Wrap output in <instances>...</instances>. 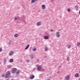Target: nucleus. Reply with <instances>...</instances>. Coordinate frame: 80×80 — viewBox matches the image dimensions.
I'll list each match as a JSON object with an SVG mask.
<instances>
[{
  "mask_svg": "<svg viewBox=\"0 0 80 80\" xmlns=\"http://www.w3.org/2000/svg\"><path fill=\"white\" fill-rule=\"evenodd\" d=\"M10 72L9 71L7 72L5 75L6 77H8L10 76Z\"/></svg>",
  "mask_w": 80,
  "mask_h": 80,
  "instance_id": "nucleus-1",
  "label": "nucleus"
},
{
  "mask_svg": "<svg viewBox=\"0 0 80 80\" xmlns=\"http://www.w3.org/2000/svg\"><path fill=\"white\" fill-rule=\"evenodd\" d=\"M9 56H12L13 55V51H10L9 52Z\"/></svg>",
  "mask_w": 80,
  "mask_h": 80,
  "instance_id": "nucleus-2",
  "label": "nucleus"
},
{
  "mask_svg": "<svg viewBox=\"0 0 80 80\" xmlns=\"http://www.w3.org/2000/svg\"><path fill=\"white\" fill-rule=\"evenodd\" d=\"M56 35L58 38H59V37H60V33H59V32H56Z\"/></svg>",
  "mask_w": 80,
  "mask_h": 80,
  "instance_id": "nucleus-3",
  "label": "nucleus"
},
{
  "mask_svg": "<svg viewBox=\"0 0 80 80\" xmlns=\"http://www.w3.org/2000/svg\"><path fill=\"white\" fill-rule=\"evenodd\" d=\"M35 78V76H34V75H31L29 77V78L30 79H31V80H32L33 79V78Z\"/></svg>",
  "mask_w": 80,
  "mask_h": 80,
  "instance_id": "nucleus-4",
  "label": "nucleus"
},
{
  "mask_svg": "<svg viewBox=\"0 0 80 80\" xmlns=\"http://www.w3.org/2000/svg\"><path fill=\"white\" fill-rule=\"evenodd\" d=\"M69 78H70V77L68 76H67L65 78V80H69Z\"/></svg>",
  "mask_w": 80,
  "mask_h": 80,
  "instance_id": "nucleus-5",
  "label": "nucleus"
},
{
  "mask_svg": "<svg viewBox=\"0 0 80 80\" xmlns=\"http://www.w3.org/2000/svg\"><path fill=\"white\" fill-rule=\"evenodd\" d=\"M17 71V69L16 68H14L12 70V72L13 73H16Z\"/></svg>",
  "mask_w": 80,
  "mask_h": 80,
  "instance_id": "nucleus-6",
  "label": "nucleus"
},
{
  "mask_svg": "<svg viewBox=\"0 0 80 80\" xmlns=\"http://www.w3.org/2000/svg\"><path fill=\"white\" fill-rule=\"evenodd\" d=\"M41 68L42 66H39L37 68L38 70H41Z\"/></svg>",
  "mask_w": 80,
  "mask_h": 80,
  "instance_id": "nucleus-7",
  "label": "nucleus"
},
{
  "mask_svg": "<svg viewBox=\"0 0 80 80\" xmlns=\"http://www.w3.org/2000/svg\"><path fill=\"white\" fill-rule=\"evenodd\" d=\"M75 8L76 9V11H78V6L76 5L75 7Z\"/></svg>",
  "mask_w": 80,
  "mask_h": 80,
  "instance_id": "nucleus-8",
  "label": "nucleus"
},
{
  "mask_svg": "<svg viewBox=\"0 0 80 80\" xmlns=\"http://www.w3.org/2000/svg\"><path fill=\"white\" fill-rule=\"evenodd\" d=\"M38 0H32L31 1V2L32 3H35V2L37 1H38Z\"/></svg>",
  "mask_w": 80,
  "mask_h": 80,
  "instance_id": "nucleus-9",
  "label": "nucleus"
},
{
  "mask_svg": "<svg viewBox=\"0 0 80 80\" xmlns=\"http://www.w3.org/2000/svg\"><path fill=\"white\" fill-rule=\"evenodd\" d=\"M75 77H79V74L77 73L74 75Z\"/></svg>",
  "mask_w": 80,
  "mask_h": 80,
  "instance_id": "nucleus-10",
  "label": "nucleus"
},
{
  "mask_svg": "<svg viewBox=\"0 0 80 80\" xmlns=\"http://www.w3.org/2000/svg\"><path fill=\"white\" fill-rule=\"evenodd\" d=\"M37 26H39V25H41V22H38L36 24Z\"/></svg>",
  "mask_w": 80,
  "mask_h": 80,
  "instance_id": "nucleus-11",
  "label": "nucleus"
},
{
  "mask_svg": "<svg viewBox=\"0 0 80 80\" xmlns=\"http://www.w3.org/2000/svg\"><path fill=\"white\" fill-rule=\"evenodd\" d=\"M42 9H45V6L44 4L42 5Z\"/></svg>",
  "mask_w": 80,
  "mask_h": 80,
  "instance_id": "nucleus-12",
  "label": "nucleus"
},
{
  "mask_svg": "<svg viewBox=\"0 0 80 80\" xmlns=\"http://www.w3.org/2000/svg\"><path fill=\"white\" fill-rule=\"evenodd\" d=\"M49 37L48 36H44V38H45L46 40H47L48 39Z\"/></svg>",
  "mask_w": 80,
  "mask_h": 80,
  "instance_id": "nucleus-13",
  "label": "nucleus"
},
{
  "mask_svg": "<svg viewBox=\"0 0 80 80\" xmlns=\"http://www.w3.org/2000/svg\"><path fill=\"white\" fill-rule=\"evenodd\" d=\"M29 45H28L26 47V48L25 49V50H27V49H28V48H29Z\"/></svg>",
  "mask_w": 80,
  "mask_h": 80,
  "instance_id": "nucleus-14",
  "label": "nucleus"
},
{
  "mask_svg": "<svg viewBox=\"0 0 80 80\" xmlns=\"http://www.w3.org/2000/svg\"><path fill=\"white\" fill-rule=\"evenodd\" d=\"M18 34H16L14 35V37H18Z\"/></svg>",
  "mask_w": 80,
  "mask_h": 80,
  "instance_id": "nucleus-15",
  "label": "nucleus"
},
{
  "mask_svg": "<svg viewBox=\"0 0 80 80\" xmlns=\"http://www.w3.org/2000/svg\"><path fill=\"white\" fill-rule=\"evenodd\" d=\"M13 62V60L12 59H11L9 60V62Z\"/></svg>",
  "mask_w": 80,
  "mask_h": 80,
  "instance_id": "nucleus-16",
  "label": "nucleus"
},
{
  "mask_svg": "<svg viewBox=\"0 0 80 80\" xmlns=\"http://www.w3.org/2000/svg\"><path fill=\"white\" fill-rule=\"evenodd\" d=\"M77 46L78 47H80V43H78L77 44Z\"/></svg>",
  "mask_w": 80,
  "mask_h": 80,
  "instance_id": "nucleus-17",
  "label": "nucleus"
},
{
  "mask_svg": "<svg viewBox=\"0 0 80 80\" xmlns=\"http://www.w3.org/2000/svg\"><path fill=\"white\" fill-rule=\"evenodd\" d=\"M15 19V20H18V18H17V17H16L14 18Z\"/></svg>",
  "mask_w": 80,
  "mask_h": 80,
  "instance_id": "nucleus-18",
  "label": "nucleus"
},
{
  "mask_svg": "<svg viewBox=\"0 0 80 80\" xmlns=\"http://www.w3.org/2000/svg\"><path fill=\"white\" fill-rule=\"evenodd\" d=\"M67 47H68V48H70V45H68L67 46Z\"/></svg>",
  "mask_w": 80,
  "mask_h": 80,
  "instance_id": "nucleus-19",
  "label": "nucleus"
},
{
  "mask_svg": "<svg viewBox=\"0 0 80 80\" xmlns=\"http://www.w3.org/2000/svg\"><path fill=\"white\" fill-rule=\"evenodd\" d=\"M19 73V71H18L17 72H16V74L17 75H18Z\"/></svg>",
  "mask_w": 80,
  "mask_h": 80,
  "instance_id": "nucleus-20",
  "label": "nucleus"
},
{
  "mask_svg": "<svg viewBox=\"0 0 80 80\" xmlns=\"http://www.w3.org/2000/svg\"><path fill=\"white\" fill-rule=\"evenodd\" d=\"M36 50H37V49H36V48H35L34 49H33V51H36Z\"/></svg>",
  "mask_w": 80,
  "mask_h": 80,
  "instance_id": "nucleus-21",
  "label": "nucleus"
},
{
  "mask_svg": "<svg viewBox=\"0 0 80 80\" xmlns=\"http://www.w3.org/2000/svg\"><path fill=\"white\" fill-rule=\"evenodd\" d=\"M68 12H70V9H68Z\"/></svg>",
  "mask_w": 80,
  "mask_h": 80,
  "instance_id": "nucleus-22",
  "label": "nucleus"
},
{
  "mask_svg": "<svg viewBox=\"0 0 80 80\" xmlns=\"http://www.w3.org/2000/svg\"><path fill=\"white\" fill-rule=\"evenodd\" d=\"M47 50H48V49L47 48H46L45 49V52H46V51H47Z\"/></svg>",
  "mask_w": 80,
  "mask_h": 80,
  "instance_id": "nucleus-23",
  "label": "nucleus"
},
{
  "mask_svg": "<svg viewBox=\"0 0 80 80\" xmlns=\"http://www.w3.org/2000/svg\"><path fill=\"white\" fill-rule=\"evenodd\" d=\"M67 60H68V61H69V57H68Z\"/></svg>",
  "mask_w": 80,
  "mask_h": 80,
  "instance_id": "nucleus-24",
  "label": "nucleus"
},
{
  "mask_svg": "<svg viewBox=\"0 0 80 80\" xmlns=\"http://www.w3.org/2000/svg\"><path fill=\"white\" fill-rule=\"evenodd\" d=\"M4 76H5V75H4V74H2V77H4Z\"/></svg>",
  "mask_w": 80,
  "mask_h": 80,
  "instance_id": "nucleus-25",
  "label": "nucleus"
},
{
  "mask_svg": "<svg viewBox=\"0 0 80 80\" xmlns=\"http://www.w3.org/2000/svg\"><path fill=\"white\" fill-rule=\"evenodd\" d=\"M30 62V61L28 60L27 61V63H28V62Z\"/></svg>",
  "mask_w": 80,
  "mask_h": 80,
  "instance_id": "nucleus-26",
  "label": "nucleus"
},
{
  "mask_svg": "<svg viewBox=\"0 0 80 80\" xmlns=\"http://www.w3.org/2000/svg\"><path fill=\"white\" fill-rule=\"evenodd\" d=\"M2 50V48H0V52H1Z\"/></svg>",
  "mask_w": 80,
  "mask_h": 80,
  "instance_id": "nucleus-27",
  "label": "nucleus"
},
{
  "mask_svg": "<svg viewBox=\"0 0 80 80\" xmlns=\"http://www.w3.org/2000/svg\"><path fill=\"white\" fill-rule=\"evenodd\" d=\"M33 58V55H32L31 57V58L32 59V58Z\"/></svg>",
  "mask_w": 80,
  "mask_h": 80,
  "instance_id": "nucleus-28",
  "label": "nucleus"
},
{
  "mask_svg": "<svg viewBox=\"0 0 80 80\" xmlns=\"http://www.w3.org/2000/svg\"><path fill=\"white\" fill-rule=\"evenodd\" d=\"M53 29H51V32H53Z\"/></svg>",
  "mask_w": 80,
  "mask_h": 80,
  "instance_id": "nucleus-29",
  "label": "nucleus"
},
{
  "mask_svg": "<svg viewBox=\"0 0 80 80\" xmlns=\"http://www.w3.org/2000/svg\"><path fill=\"white\" fill-rule=\"evenodd\" d=\"M79 14H80V11L79 12Z\"/></svg>",
  "mask_w": 80,
  "mask_h": 80,
  "instance_id": "nucleus-30",
  "label": "nucleus"
},
{
  "mask_svg": "<svg viewBox=\"0 0 80 80\" xmlns=\"http://www.w3.org/2000/svg\"><path fill=\"white\" fill-rule=\"evenodd\" d=\"M1 64V62H0V65Z\"/></svg>",
  "mask_w": 80,
  "mask_h": 80,
  "instance_id": "nucleus-31",
  "label": "nucleus"
},
{
  "mask_svg": "<svg viewBox=\"0 0 80 80\" xmlns=\"http://www.w3.org/2000/svg\"><path fill=\"white\" fill-rule=\"evenodd\" d=\"M47 80H50V79H47Z\"/></svg>",
  "mask_w": 80,
  "mask_h": 80,
  "instance_id": "nucleus-32",
  "label": "nucleus"
}]
</instances>
